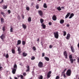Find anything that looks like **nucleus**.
Masks as SVG:
<instances>
[{
    "instance_id": "obj_1",
    "label": "nucleus",
    "mask_w": 79,
    "mask_h": 79,
    "mask_svg": "<svg viewBox=\"0 0 79 79\" xmlns=\"http://www.w3.org/2000/svg\"><path fill=\"white\" fill-rule=\"evenodd\" d=\"M71 71L69 69L67 71L66 73V75L67 76H71Z\"/></svg>"
},
{
    "instance_id": "obj_2",
    "label": "nucleus",
    "mask_w": 79,
    "mask_h": 79,
    "mask_svg": "<svg viewBox=\"0 0 79 79\" xmlns=\"http://www.w3.org/2000/svg\"><path fill=\"white\" fill-rule=\"evenodd\" d=\"M54 35L56 39H58V37H59V35H58V32L56 31V32H54Z\"/></svg>"
},
{
    "instance_id": "obj_3",
    "label": "nucleus",
    "mask_w": 79,
    "mask_h": 79,
    "mask_svg": "<svg viewBox=\"0 0 79 79\" xmlns=\"http://www.w3.org/2000/svg\"><path fill=\"white\" fill-rule=\"evenodd\" d=\"M43 63L42 62L40 61L39 62L38 64V66L39 68H41L43 67Z\"/></svg>"
},
{
    "instance_id": "obj_4",
    "label": "nucleus",
    "mask_w": 79,
    "mask_h": 79,
    "mask_svg": "<svg viewBox=\"0 0 79 79\" xmlns=\"http://www.w3.org/2000/svg\"><path fill=\"white\" fill-rule=\"evenodd\" d=\"M64 55L65 56L66 59L68 58V53H67V51H65L64 52Z\"/></svg>"
},
{
    "instance_id": "obj_5",
    "label": "nucleus",
    "mask_w": 79,
    "mask_h": 79,
    "mask_svg": "<svg viewBox=\"0 0 79 79\" xmlns=\"http://www.w3.org/2000/svg\"><path fill=\"white\" fill-rule=\"evenodd\" d=\"M52 74V72L51 71H49L48 73L47 76L48 78H50L51 77V74Z\"/></svg>"
},
{
    "instance_id": "obj_6",
    "label": "nucleus",
    "mask_w": 79,
    "mask_h": 79,
    "mask_svg": "<svg viewBox=\"0 0 79 79\" xmlns=\"http://www.w3.org/2000/svg\"><path fill=\"white\" fill-rule=\"evenodd\" d=\"M38 12L39 15L40 16H43V12H42V11L41 10H40L38 11Z\"/></svg>"
},
{
    "instance_id": "obj_7",
    "label": "nucleus",
    "mask_w": 79,
    "mask_h": 79,
    "mask_svg": "<svg viewBox=\"0 0 79 79\" xmlns=\"http://www.w3.org/2000/svg\"><path fill=\"white\" fill-rule=\"evenodd\" d=\"M56 19H57V18H56V15H54L52 17V19L53 21H56Z\"/></svg>"
},
{
    "instance_id": "obj_8",
    "label": "nucleus",
    "mask_w": 79,
    "mask_h": 79,
    "mask_svg": "<svg viewBox=\"0 0 79 79\" xmlns=\"http://www.w3.org/2000/svg\"><path fill=\"white\" fill-rule=\"evenodd\" d=\"M70 48L71 49V50L72 53H74V52H75V51L74 50V47L73 46H71Z\"/></svg>"
},
{
    "instance_id": "obj_9",
    "label": "nucleus",
    "mask_w": 79,
    "mask_h": 79,
    "mask_svg": "<svg viewBox=\"0 0 79 79\" xmlns=\"http://www.w3.org/2000/svg\"><path fill=\"white\" fill-rule=\"evenodd\" d=\"M1 39L2 40H3L5 38V35L3 34L1 35V36L0 37Z\"/></svg>"
},
{
    "instance_id": "obj_10",
    "label": "nucleus",
    "mask_w": 79,
    "mask_h": 79,
    "mask_svg": "<svg viewBox=\"0 0 79 79\" xmlns=\"http://www.w3.org/2000/svg\"><path fill=\"white\" fill-rule=\"evenodd\" d=\"M16 69H12V73L14 74L16 73Z\"/></svg>"
},
{
    "instance_id": "obj_11",
    "label": "nucleus",
    "mask_w": 79,
    "mask_h": 79,
    "mask_svg": "<svg viewBox=\"0 0 79 79\" xmlns=\"http://www.w3.org/2000/svg\"><path fill=\"white\" fill-rule=\"evenodd\" d=\"M70 36L71 35H70V34H68L66 37V39H67V40H69V39L70 38Z\"/></svg>"
},
{
    "instance_id": "obj_12",
    "label": "nucleus",
    "mask_w": 79,
    "mask_h": 79,
    "mask_svg": "<svg viewBox=\"0 0 79 79\" xmlns=\"http://www.w3.org/2000/svg\"><path fill=\"white\" fill-rule=\"evenodd\" d=\"M70 14H71V13H70V12L67 13V15H66V16H65V19H66V18H68V17L69 16Z\"/></svg>"
},
{
    "instance_id": "obj_13",
    "label": "nucleus",
    "mask_w": 79,
    "mask_h": 79,
    "mask_svg": "<svg viewBox=\"0 0 79 79\" xmlns=\"http://www.w3.org/2000/svg\"><path fill=\"white\" fill-rule=\"evenodd\" d=\"M22 55L23 56H24V57L26 56L27 55V53H26L24 52L23 53Z\"/></svg>"
},
{
    "instance_id": "obj_14",
    "label": "nucleus",
    "mask_w": 79,
    "mask_h": 79,
    "mask_svg": "<svg viewBox=\"0 0 79 79\" xmlns=\"http://www.w3.org/2000/svg\"><path fill=\"white\" fill-rule=\"evenodd\" d=\"M74 14L73 13H71L70 14V16L69 17V19H71L72 18H73V16H74Z\"/></svg>"
},
{
    "instance_id": "obj_15",
    "label": "nucleus",
    "mask_w": 79,
    "mask_h": 79,
    "mask_svg": "<svg viewBox=\"0 0 79 79\" xmlns=\"http://www.w3.org/2000/svg\"><path fill=\"white\" fill-rule=\"evenodd\" d=\"M41 26L43 27V28L44 29H45V28H46V25H45L44 23H42L41 25Z\"/></svg>"
},
{
    "instance_id": "obj_16",
    "label": "nucleus",
    "mask_w": 79,
    "mask_h": 79,
    "mask_svg": "<svg viewBox=\"0 0 79 79\" xmlns=\"http://www.w3.org/2000/svg\"><path fill=\"white\" fill-rule=\"evenodd\" d=\"M44 58L46 61H50V59H49V58L48 57H44Z\"/></svg>"
},
{
    "instance_id": "obj_17",
    "label": "nucleus",
    "mask_w": 79,
    "mask_h": 79,
    "mask_svg": "<svg viewBox=\"0 0 79 79\" xmlns=\"http://www.w3.org/2000/svg\"><path fill=\"white\" fill-rule=\"evenodd\" d=\"M21 44V40H18L17 41V45H20Z\"/></svg>"
},
{
    "instance_id": "obj_18",
    "label": "nucleus",
    "mask_w": 79,
    "mask_h": 79,
    "mask_svg": "<svg viewBox=\"0 0 79 79\" xmlns=\"http://www.w3.org/2000/svg\"><path fill=\"white\" fill-rule=\"evenodd\" d=\"M64 23V19L60 20V24H63Z\"/></svg>"
},
{
    "instance_id": "obj_19",
    "label": "nucleus",
    "mask_w": 79,
    "mask_h": 79,
    "mask_svg": "<svg viewBox=\"0 0 79 79\" xmlns=\"http://www.w3.org/2000/svg\"><path fill=\"white\" fill-rule=\"evenodd\" d=\"M27 69L26 71V72H29V70H30V68H29V66H27Z\"/></svg>"
},
{
    "instance_id": "obj_20",
    "label": "nucleus",
    "mask_w": 79,
    "mask_h": 79,
    "mask_svg": "<svg viewBox=\"0 0 79 79\" xmlns=\"http://www.w3.org/2000/svg\"><path fill=\"white\" fill-rule=\"evenodd\" d=\"M22 26L23 28L24 29H26V27H27L26 25H25L24 24H22Z\"/></svg>"
},
{
    "instance_id": "obj_21",
    "label": "nucleus",
    "mask_w": 79,
    "mask_h": 79,
    "mask_svg": "<svg viewBox=\"0 0 79 79\" xmlns=\"http://www.w3.org/2000/svg\"><path fill=\"white\" fill-rule=\"evenodd\" d=\"M14 67V69H17V65H16V64H15L13 66Z\"/></svg>"
},
{
    "instance_id": "obj_22",
    "label": "nucleus",
    "mask_w": 79,
    "mask_h": 79,
    "mask_svg": "<svg viewBox=\"0 0 79 79\" xmlns=\"http://www.w3.org/2000/svg\"><path fill=\"white\" fill-rule=\"evenodd\" d=\"M6 27H5V26H4L2 28V30L3 31H5V30H6Z\"/></svg>"
},
{
    "instance_id": "obj_23",
    "label": "nucleus",
    "mask_w": 79,
    "mask_h": 79,
    "mask_svg": "<svg viewBox=\"0 0 79 79\" xmlns=\"http://www.w3.org/2000/svg\"><path fill=\"white\" fill-rule=\"evenodd\" d=\"M1 13L2 15H3V17H6V16H5V13H4V12H2Z\"/></svg>"
},
{
    "instance_id": "obj_24",
    "label": "nucleus",
    "mask_w": 79,
    "mask_h": 79,
    "mask_svg": "<svg viewBox=\"0 0 79 79\" xmlns=\"http://www.w3.org/2000/svg\"><path fill=\"white\" fill-rule=\"evenodd\" d=\"M57 9L58 11H61V7L60 6L57 7Z\"/></svg>"
},
{
    "instance_id": "obj_25",
    "label": "nucleus",
    "mask_w": 79,
    "mask_h": 79,
    "mask_svg": "<svg viewBox=\"0 0 79 79\" xmlns=\"http://www.w3.org/2000/svg\"><path fill=\"white\" fill-rule=\"evenodd\" d=\"M43 6L45 8H47V4L46 3H44V4Z\"/></svg>"
},
{
    "instance_id": "obj_26",
    "label": "nucleus",
    "mask_w": 79,
    "mask_h": 79,
    "mask_svg": "<svg viewBox=\"0 0 79 79\" xmlns=\"http://www.w3.org/2000/svg\"><path fill=\"white\" fill-rule=\"evenodd\" d=\"M2 8L3 9V10H5L7 8V6L5 5H4L3 6V7Z\"/></svg>"
},
{
    "instance_id": "obj_27",
    "label": "nucleus",
    "mask_w": 79,
    "mask_h": 79,
    "mask_svg": "<svg viewBox=\"0 0 79 79\" xmlns=\"http://www.w3.org/2000/svg\"><path fill=\"white\" fill-rule=\"evenodd\" d=\"M44 19H40V22L41 24H43V23H44Z\"/></svg>"
},
{
    "instance_id": "obj_28",
    "label": "nucleus",
    "mask_w": 79,
    "mask_h": 79,
    "mask_svg": "<svg viewBox=\"0 0 79 79\" xmlns=\"http://www.w3.org/2000/svg\"><path fill=\"white\" fill-rule=\"evenodd\" d=\"M67 70V69H65L63 71V72H62V74H64L65 73V72H66V71Z\"/></svg>"
},
{
    "instance_id": "obj_29",
    "label": "nucleus",
    "mask_w": 79,
    "mask_h": 79,
    "mask_svg": "<svg viewBox=\"0 0 79 79\" xmlns=\"http://www.w3.org/2000/svg\"><path fill=\"white\" fill-rule=\"evenodd\" d=\"M12 53L15 54V50L14 49H12Z\"/></svg>"
},
{
    "instance_id": "obj_30",
    "label": "nucleus",
    "mask_w": 79,
    "mask_h": 79,
    "mask_svg": "<svg viewBox=\"0 0 79 79\" xmlns=\"http://www.w3.org/2000/svg\"><path fill=\"white\" fill-rule=\"evenodd\" d=\"M70 61H71V63H72V64H73V62H74V60L73 59H70Z\"/></svg>"
},
{
    "instance_id": "obj_31",
    "label": "nucleus",
    "mask_w": 79,
    "mask_h": 79,
    "mask_svg": "<svg viewBox=\"0 0 79 79\" xmlns=\"http://www.w3.org/2000/svg\"><path fill=\"white\" fill-rule=\"evenodd\" d=\"M63 33L64 36H66V32L65 31H63Z\"/></svg>"
},
{
    "instance_id": "obj_32",
    "label": "nucleus",
    "mask_w": 79,
    "mask_h": 79,
    "mask_svg": "<svg viewBox=\"0 0 79 79\" xmlns=\"http://www.w3.org/2000/svg\"><path fill=\"white\" fill-rule=\"evenodd\" d=\"M28 22H31V17H29L28 19Z\"/></svg>"
},
{
    "instance_id": "obj_33",
    "label": "nucleus",
    "mask_w": 79,
    "mask_h": 79,
    "mask_svg": "<svg viewBox=\"0 0 79 79\" xmlns=\"http://www.w3.org/2000/svg\"><path fill=\"white\" fill-rule=\"evenodd\" d=\"M39 79H43V76L42 75L38 77Z\"/></svg>"
},
{
    "instance_id": "obj_34",
    "label": "nucleus",
    "mask_w": 79,
    "mask_h": 79,
    "mask_svg": "<svg viewBox=\"0 0 79 79\" xmlns=\"http://www.w3.org/2000/svg\"><path fill=\"white\" fill-rule=\"evenodd\" d=\"M25 44H26V41H22V44L23 45H25Z\"/></svg>"
},
{
    "instance_id": "obj_35",
    "label": "nucleus",
    "mask_w": 79,
    "mask_h": 79,
    "mask_svg": "<svg viewBox=\"0 0 79 79\" xmlns=\"http://www.w3.org/2000/svg\"><path fill=\"white\" fill-rule=\"evenodd\" d=\"M17 18L19 20L21 19V17H20V16L19 15H18Z\"/></svg>"
},
{
    "instance_id": "obj_36",
    "label": "nucleus",
    "mask_w": 79,
    "mask_h": 79,
    "mask_svg": "<svg viewBox=\"0 0 79 79\" xmlns=\"http://www.w3.org/2000/svg\"><path fill=\"white\" fill-rule=\"evenodd\" d=\"M6 58H9V55L8 54H7L6 56Z\"/></svg>"
},
{
    "instance_id": "obj_37",
    "label": "nucleus",
    "mask_w": 79,
    "mask_h": 79,
    "mask_svg": "<svg viewBox=\"0 0 79 79\" xmlns=\"http://www.w3.org/2000/svg\"><path fill=\"white\" fill-rule=\"evenodd\" d=\"M32 49L34 51H35V50H36V48L35 47H33L32 48Z\"/></svg>"
},
{
    "instance_id": "obj_38",
    "label": "nucleus",
    "mask_w": 79,
    "mask_h": 79,
    "mask_svg": "<svg viewBox=\"0 0 79 79\" xmlns=\"http://www.w3.org/2000/svg\"><path fill=\"white\" fill-rule=\"evenodd\" d=\"M69 59H73V56H72V55H70L69 56Z\"/></svg>"
},
{
    "instance_id": "obj_39",
    "label": "nucleus",
    "mask_w": 79,
    "mask_h": 79,
    "mask_svg": "<svg viewBox=\"0 0 79 79\" xmlns=\"http://www.w3.org/2000/svg\"><path fill=\"white\" fill-rule=\"evenodd\" d=\"M13 28H12L11 27V26L10 27V32H13Z\"/></svg>"
},
{
    "instance_id": "obj_40",
    "label": "nucleus",
    "mask_w": 79,
    "mask_h": 79,
    "mask_svg": "<svg viewBox=\"0 0 79 79\" xmlns=\"http://www.w3.org/2000/svg\"><path fill=\"white\" fill-rule=\"evenodd\" d=\"M20 78L21 79H23V78H24V76H23L22 75H20Z\"/></svg>"
},
{
    "instance_id": "obj_41",
    "label": "nucleus",
    "mask_w": 79,
    "mask_h": 79,
    "mask_svg": "<svg viewBox=\"0 0 79 79\" xmlns=\"http://www.w3.org/2000/svg\"><path fill=\"white\" fill-rule=\"evenodd\" d=\"M26 9L27 11H29V10H30V9L29 8V7H27L26 8Z\"/></svg>"
},
{
    "instance_id": "obj_42",
    "label": "nucleus",
    "mask_w": 79,
    "mask_h": 79,
    "mask_svg": "<svg viewBox=\"0 0 79 79\" xmlns=\"http://www.w3.org/2000/svg\"><path fill=\"white\" fill-rule=\"evenodd\" d=\"M31 59L32 60H34L35 59V57L34 56H32V57L31 58Z\"/></svg>"
},
{
    "instance_id": "obj_43",
    "label": "nucleus",
    "mask_w": 79,
    "mask_h": 79,
    "mask_svg": "<svg viewBox=\"0 0 79 79\" xmlns=\"http://www.w3.org/2000/svg\"><path fill=\"white\" fill-rule=\"evenodd\" d=\"M23 76H26V73H23Z\"/></svg>"
},
{
    "instance_id": "obj_44",
    "label": "nucleus",
    "mask_w": 79,
    "mask_h": 79,
    "mask_svg": "<svg viewBox=\"0 0 79 79\" xmlns=\"http://www.w3.org/2000/svg\"><path fill=\"white\" fill-rule=\"evenodd\" d=\"M60 77L59 76H57L56 77V79H60Z\"/></svg>"
},
{
    "instance_id": "obj_45",
    "label": "nucleus",
    "mask_w": 79,
    "mask_h": 79,
    "mask_svg": "<svg viewBox=\"0 0 79 79\" xmlns=\"http://www.w3.org/2000/svg\"><path fill=\"white\" fill-rule=\"evenodd\" d=\"M45 56V53L44 52L42 53V57H44Z\"/></svg>"
},
{
    "instance_id": "obj_46",
    "label": "nucleus",
    "mask_w": 79,
    "mask_h": 79,
    "mask_svg": "<svg viewBox=\"0 0 79 79\" xmlns=\"http://www.w3.org/2000/svg\"><path fill=\"white\" fill-rule=\"evenodd\" d=\"M21 50V48H20V47L18 48V51H20Z\"/></svg>"
},
{
    "instance_id": "obj_47",
    "label": "nucleus",
    "mask_w": 79,
    "mask_h": 79,
    "mask_svg": "<svg viewBox=\"0 0 79 79\" xmlns=\"http://www.w3.org/2000/svg\"><path fill=\"white\" fill-rule=\"evenodd\" d=\"M3 20H4V19L2 18H1V23L3 22Z\"/></svg>"
},
{
    "instance_id": "obj_48",
    "label": "nucleus",
    "mask_w": 79,
    "mask_h": 79,
    "mask_svg": "<svg viewBox=\"0 0 79 79\" xmlns=\"http://www.w3.org/2000/svg\"><path fill=\"white\" fill-rule=\"evenodd\" d=\"M7 12L9 14H10V13H11V10H8Z\"/></svg>"
},
{
    "instance_id": "obj_49",
    "label": "nucleus",
    "mask_w": 79,
    "mask_h": 79,
    "mask_svg": "<svg viewBox=\"0 0 79 79\" xmlns=\"http://www.w3.org/2000/svg\"><path fill=\"white\" fill-rule=\"evenodd\" d=\"M36 9H39V6L38 5H37L36 6Z\"/></svg>"
},
{
    "instance_id": "obj_50",
    "label": "nucleus",
    "mask_w": 79,
    "mask_h": 79,
    "mask_svg": "<svg viewBox=\"0 0 79 79\" xmlns=\"http://www.w3.org/2000/svg\"><path fill=\"white\" fill-rule=\"evenodd\" d=\"M62 75H63L64 77V78H65V77H66V76L65 73H64L63 74H62Z\"/></svg>"
},
{
    "instance_id": "obj_51",
    "label": "nucleus",
    "mask_w": 79,
    "mask_h": 79,
    "mask_svg": "<svg viewBox=\"0 0 79 79\" xmlns=\"http://www.w3.org/2000/svg\"><path fill=\"white\" fill-rule=\"evenodd\" d=\"M18 53L19 54H19H20L22 52H21V51H18Z\"/></svg>"
},
{
    "instance_id": "obj_52",
    "label": "nucleus",
    "mask_w": 79,
    "mask_h": 79,
    "mask_svg": "<svg viewBox=\"0 0 79 79\" xmlns=\"http://www.w3.org/2000/svg\"><path fill=\"white\" fill-rule=\"evenodd\" d=\"M22 17L23 19H24V16L23 15H22Z\"/></svg>"
},
{
    "instance_id": "obj_53",
    "label": "nucleus",
    "mask_w": 79,
    "mask_h": 79,
    "mask_svg": "<svg viewBox=\"0 0 79 79\" xmlns=\"http://www.w3.org/2000/svg\"><path fill=\"white\" fill-rule=\"evenodd\" d=\"M4 2V0H2L1 2H0V3L1 4L2 3H3Z\"/></svg>"
},
{
    "instance_id": "obj_54",
    "label": "nucleus",
    "mask_w": 79,
    "mask_h": 79,
    "mask_svg": "<svg viewBox=\"0 0 79 79\" xmlns=\"http://www.w3.org/2000/svg\"><path fill=\"white\" fill-rule=\"evenodd\" d=\"M48 24H49V25H50V26H51V25H52V22H49L48 23Z\"/></svg>"
},
{
    "instance_id": "obj_55",
    "label": "nucleus",
    "mask_w": 79,
    "mask_h": 79,
    "mask_svg": "<svg viewBox=\"0 0 79 79\" xmlns=\"http://www.w3.org/2000/svg\"><path fill=\"white\" fill-rule=\"evenodd\" d=\"M2 68H3L2 67H0V71H2Z\"/></svg>"
},
{
    "instance_id": "obj_56",
    "label": "nucleus",
    "mask_w": 79,
    "mask_h": 79,
    "mask_svg": "<svg viewBox=\"0 0 79 79\" xmlns=\"http://www.w3.org/2000/svg\"><path fill=\"white\" fill-rule=\"evenodd\" d=\"M50 48H52V45H51L49 46V47Z\"/></svg>"
},
{
    "instance_id": "obj_57",
    "label": "nucleus",
    "mask_w": 79,
    "mask_h": 79,
    "mask_svg": "<svg viewBox=\"0 0 79 79\" xmlns=\"http://www.w3.org/2000/svg\"><path fill=\"white\" fill-rule=\"evenodd\" d=\"M70 26L69 24H67L66 25L67 27H69Z\"/></svg>"
},
{
    "instance_id": "obj_58",
    "label": "nucleus",
    "mask_w": 79,
    "mask_h": 79,
    "mask_svg": "<svg viewBox=\"0 0 79 79\" xmlns=\"http://www.w3.org/2000/svg\"><path fill=\"white\" fill-rule=\"evenodd\" d=\"M61 8L62 9V10H64V6H62L61 7Z\"/></svg>"
},
{
    "instance_id": "obj_59",
    "label": "nucleus",
    "mask_w": 79,
    "mask_h": 79,
    "mask_svg": "<svg viewBox=\"0 0 79 79\" xmlns=\"http://www.w3.org/2000/svg\"><path fill=\"white\" fill-rule=\"evenodd\" d=\"M17 77L18 78H19L20 77V75H17Z\"/></svg>"
},
{
    "instance_id": "obj_60",
    "label": "nucleus",
    "mask_w": 79,
    "mask_h": 79,
    "mask_svg": "<svg viewBox=\"0 0 79 79\" xmlns=\"http://www.w3.org/2000/svg\"><path fill=\"white\" fill-rule=\"evenodd\" d=\"M77 62L78 63H79V58H78V59H77Z\"/></svg>"
},
{
    "instance_id": "obj_61",
    "label": "nucleus",
    "mask_w": 79,
    "mask_h": 79,
    "mask_svg": "<svg viewBox=\"0 0 79 79\" xmlns=\"http://www.w3.org/2000/svg\"><path fill=\"white\" fill-rule=\"evenodd\" d=\"M14 79H18V77H14Z\"/></svg>"
},
{
    "instance_id": "obj_62",
    "label": "nucleus",
    "mask_w": 79,
    "mask_h": 79,
    "mask_svg": "<svg viewBox=\"0 0 79 79\" xmlns=\"http://www.w3.org/2000/svg\"><path fill=\"white\" fill-rule=\"evenodd\" d=\"M37 41L38 42H39V38H38V39L37 40Z\"/></svg>"
},
{
    "instance_id": "obj_63",
    "label": "nucleus",
    "mask_w": 79,
    "mask_h": 79,
    "mask_svg": "<svg viewBox=\"0 0 79 79\" xmlns=\"http://www.w3.org/2000/svg\"><path fill=\"white\" fill-rule=\"evenodd\" d=\"M77 47L78 48H79V43L77 44Z\"/></svg>"
},
{
    "instance_id": "obj_64",
    "label": "nucleus",
    "mask_w": 79,
    "mask_h": 79,
    "mask_svg": "<svg viewBox=\"0 0 79 79\" xmlns=\"http://www.w3.org/2000/svg\"><path fill=\"white\" fill-rule=\"evenodd\" d=\"M41 44L42 45H43V44L42 43V42H41Z\"/></svg>"
}]
</instances>
